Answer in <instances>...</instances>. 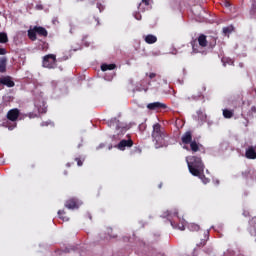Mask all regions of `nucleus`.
I'll list each match as a JSON object with an SVG mask.
<instances>
[{
	"label": "nucleus",
	"mask_w": 256,
	"mask_h": 256,
	"mask_svg": "<svg viewBox=\"0 0 256 256\" xmlns=\"http://www.w3.org/2000/svg\"><path fill=\"white\" fill-rule=\"evenodd\" d=\"M0 43L5 45V43H9V36H7L6 32H0Z\"/></svg>",
	"instance_id": "a211bd4d"
},
{
	"label": "nucleus",
	"mask_w": 256,
	"mask_h": 256,
	"mask_svg": "<svg viewBox=\"0 0 256 256\" xmlns=\"http://www.w3.org/2000/svg\"><path fill=\"white\" fill-rule=\"evenodd\" d=\"M28 38L30 41H37V31L35 30V26L33 29L28 30Z\"/></svg>",
	"instance_id": "dca6fc26"
},
{
	"label": "nucleus",
	"mask_w": 256,
	"mask_h": 256,
	"mask_svg": "<svg viewBox=\"0 0 256 256\" xmlns=\"http://www.w3.org/2000/svg\"><path fill=\"white\" fill-rule=\"evenodd\" d=\"M117 65L115 64H102L101 65V71H113Z\"/></svg>",
	"instance_id": "f3484780"
},
{
	"label": "nucleus",
	"mask_w": 256,
	"mask_h": 256,
	"mask_svg": "<svg viewBox=\"0 0 256 256\" xmlns=\"http://www.w3.org/2000/svg\"><path fill=\"white\" fill-rule=\"evenodd\" d=\"M135 19H137V21H141V16L139 14H136Z\"/></svg>",
	"instance_id": "f704fd0d"
},
{
	"label": "nucleus",
	"mask_w": 256,
	"mask_h": 256,
	"mask_svg": "<svg viewBox=\"0 0 256 256\" xmlns=\"http://www.w3.org/2000/svg\"><path fill=\"white\" fill-rule=\"evenodd\" d=\"M250 15L256 16V2L252 4V7L250 9Z\"/></svg>",
	"instance_id": "bb28decb"
},
{
	"label": "nucleus",
	"mask_w": 256,
	"mask_h": 256,
	"mask_svg": "<svg viewBox=\"0 0 256 256\" xmlns=\"http://www.w3.org/2000/svg\"><path fill=\"white\" fill-rule=\"evenodd\" d=\"M196 177H199V179H201V181H202V183H203L204 185H207V183H210V182H211V179L207 178V177L205 176V174H203V172L200 173V175H199V176H196Z\"/></svg>",
	"instance_id": "412c9836"
},
{
	"label": "nucleus",
	"mask_w": 256,
	"mask_h": 256,
	"mask_svg": "<svg viewBox=\"0 0 256 256\" xmlns=\"http://www.w3.org/2000/svg\"><path fill=\"white\" fill-rule=\"evenodd\" d=\"M206 243H207V239H202L201 242L197 244V247H205Z\"/></svg>",
	"instance_id": "c85d7f7f"
},
{
	"label": "nucleus",
	"mask_w": 256,
	"mask_h": 256,
	"mask_svg": "<svg viewBox=\"0 0 256 256\" xmlns=\"http://www.w3.org/2000/svg\"><path fill=\"white\" fill-rule=\"evenodd\" d=\"M43 45H44L43 48H42L43 50L49 49V44L48 43L44 42Z\"/></svg>",
	"instance_id": "2f4dec72"
},
{
	"label": "nucleus",
	"mask_w": 256,
	"mask_h": 256,
	"mask_svg": "<svg viewBox=\"0 0 256 256\" xmlns=\"http://www.w3.org/2000/svg\"><path fill=\"white\" fill-rule=\"evenodd\" d=\"M251 113H256V107L255 106H252L251 109H250Z\"/></svg>",
	"instance_id": "72a5a7b5"
},
{
	"label": "nucleus",
	"mask_w": 256,
	"mask_h": 256,
	"mask_svg": "<svg viewBox=\"0 0 256 256\" xmlns=\"http://www.w3.org/2000/svg\"><path fill=\"white\" fill-rule=\"evenodd\" d=\"M186 163L188 165L189 172L193 176H200L201 173L205 172V164L201 157L190 156L186 158Z\"/></svg>",
	"instance_id": "f03ea898"
},
{
	"label": "nucleus",
	"mask_w": 256,
	"mask_h": 256,
	"mask_svg": "<svg viewBox=\"0 0 256 256\" xmlns=\"http://www.w3.org/2000/svg\"><path fill=\"white\" fill-rule=\"evenodd\" d=\"M181 141L183 145H190V151H192V153H197V151H199V143L195 140L193 141V132L186 131L182 135Z\"/></svg>",
	"instance_id": "20e7f679"
},
{
	"label": "nucleus",
	"mask_w": 256,
	"mask_h": 256,
	"mask_svg": "<svg viewBox=\"0 0 256 256\" xmlns=\"http://www.w3.org/2000/svg\"><path fill=\"white\" fill-rule=\"evenodd\" d=\"M141 5H145L146 7H149V5H151V0H142V2L138 6V9H141Z\"/></svg>",
	"instance_id": "a878e982"
},
{
	"label": "nucleus",
	"mask_w": 256,
	"mask_h": 256,
	"mask_svg": "<svg viewBox=\"0 0 256 256\" xmlns=\"http://www.w3.org/2000/svg\"><path fill=\"white\" fill-rule=\"evenodd\" d=\"M97 9H99V12L102 13L105 11V6L101 3H97Z\"/></svg>",
	"instance_id": "cd10ccee"
},
{
	"label": "nucleus",
	"mask_w": 256,
	"mask_h": 256,
	"mask_svg": "<svg viewBox=\"0 0 256 256\" xmlns=\"http://www.w3.org/2000/svg\"><path fill=\"white\" fill-rule=\"evenodd\" d=\"M168 217H171V214H168Z\"/></svg>",
	"instance_id": "c03bdc74"
},
{
	"label": "nucleus",
	"mask_w": 256,
	"mask_h": 256,
	"mask_svg": "<svg viewBox=\"0 0 256 256\" xmlns=\"http://www.w3.org/2000/svg\"><path fill=\"white\" fill-rule=\"evenodd\" d=\"M96 25H99V18H95Z\"/></svg>",
	"instance_id": "4c0bfd02"
},
{
	"label": "nucleus",
	"mask_w": 256,
	"mask_h": 256,
	"mask_svg": "<svg viewBox=\"0 0 256 256\" xmlns=\"http://www.w3.org/2000/svg\"><path fill=\"white\" fill-rule=\"evenodd\" d=\"M170 223H171L172 227L177 228L180 231H185V225H183V224L179 225L173 221H170Z\"/></svg>",
	"instance_id": "5701e85b"
},
{
	"label": "nucleus",
	"mask_w": 256,
	"mask_h": 256,
	"mask_svg": "<svg viewBox=\"0 0 256 256\" xmlns=\"http://www.w3.org/2000/svg\"><path fill=\"white\" fill-rule=\"evenodd\" d=\"M133 141L131 140V138H129L128 140H121L115 147L116 149H119V151H125V148H131L133 146Z\"/></svg>",
	"instance_id": "6e6552de"
},
{
	"label": "nucleus",
	"mask_w": 256,
	"mask_h": 256,
	"mask_svg": "<svg viewBox=\"0 0 256 256\" xmlns=\"http://www.w3.org/2000/svg\"><path fill=\"white\" fill-rule=\"evenodd\" d=\"M178 213L177 212H174V217H177V219H179V216H177Z\"/></svg>",
	"instance_id": "ea45409f"
},
{
	"label": "nucleus",
	"mask_w": 256,
	"mask_h": 256,
	"mask_svg": "<svg viewBox=\"0 0 256 256\" xmlns=\"http://www.w3.org/2000/svg\"><path fill=\"white\" fill-rule=\"evenodd\" d=\"M233 32V26H228L223 28L224 35H229V33Z\"/></svg>",
	"instance_id": "393cba45"
},
{
	"label": "nucleus",
	"mask_w": 256,
	"mask_h": 256,
	"mask_svg": "<svg viewBox=\"0 0 256 256\" xmlns=\"http://www.w3.org/2000/svg\"><path fill=\"white\" fill-rule=\"evenodd\" d=\"M0 85H5L6 87H15V82L11 79V76H4L0 78Z\"/></svg>",
	"instance_id": "9d476101"
},
{
	"label": "nucleus",
	"mask_w": 256,
	"mask_h": 256,
	"mask_svg": "<svg viewBox=\"0 0 256 256\" xmlns=\"http://www.w3.org/2000/svg\"><path fill=\"white\" fill-rule=\"evenodd\" d=\"M144 41L148 45H153V43H157V36H155L153 34H148L147 36H145Z\"/></svg>",
	"instance_id": "4468645a"
},
{
	"label": "nucleus",
	"mask_w": 256,
	"mask_h": 256,
	"mask_svg": "<svg viewBox=\"0 0 256 256\" xmlns=\"http://www.w3.org/2000/svg\"><path fill=\"white\" fill-rule=\"evenodd\" d=\"M244 125H245V127H249V120H247Z\"/></svg>",
	"instance_id": "58836bf2"
},
{
	"label": "nucleus",
	"mask_w": 256,
	"mask_h": 256,
	"mask_svg": "<svg viewBox=\"0 0 256 256\" xmlns=\"http://www.w3.org/2000/svg\"><path fill=\"white\" fill-rule=\"evenodd\" d=\"M80 148H81V144L78 145V149H80Z\"/></svg>",
	"instance_id": "37998d69"
},
{
	"label": "nucleus",
	"mask_w": 256,
	"mask_h": 256,
	"mask_svg": "<svg viewBox=\"0 0 256 256\" xmlns=\"http://www.w3.org/2000/svg\"><path fill=\"white\" fill-rule=\"evenodd\" d=\"M74 161H76L78 167H83V163L85 162V157L81 158V157H76L74 159Z\"/></svg>",
	"instance_id": "b1692460"
},
{
	"label": "nucleus",
	"mask_w": 256,
	"mask_h": 256,
	"mask_svg": "<svg viewBox=\"0 0 256 256\" xmlns=\"http://www.w3.org/2000/svg\"><path fill=\"white\" fill-rule=\"evenodd\" d=\"M254 223H255V225H256V218H254V219L251 220V224L253 225Z\"/></svg>",
	"instance_id": "e433bc0d"
},
{
	"label": "nucleus",
	"mask_w": 256,
	"mask_h": 256,
	"mask_svg": "<svg viewBox=\"0 0 256 256\" xmlns=\"http://www.w3.org/2000/svg\"><path fill=\"white\" fill-rule=\"evenodd\" d=\"M245 157L247 159H255L256 158V152H255V148H253V146L248 147V149L246 150V153H245Z\"/></svg>",
	"instance_id": "f8f14e48"
},
{
	"label": "nucleus",
	"mask_w": 256,
	"mask_h": 256,
	"mask_svg": "<svg viewBox=\"0 0 256 256\" xmlns=\"http://www.w3.org/2000/svg\"><path fill=\"white\" fill-rule=\"evenodd\" d=\"M188 229H189V231H199V229H201V227L198 224L190 223V224H188Z\"/></svg>",
	"instance_id": "4be33fe9"
},
{
	"label": "nucleus",
	"mask_w": 256,
	"mask_h": 256,
	"mask_svg": "<svg viewBox=\"0 0 256 256\" xmlns=\"http://www.w3.org/2000/svg\"><path fill=\"white\" fill-rule=\"evenodd\" d=\"M29 117H30V119H31V117H33V114H29Z\"/></svg>",
	"instance_id": "79ce46f5"
},
{
	"label": "nucleus",
	"mask_w": 256,
	"mask_h": 256,
	"mask_svg": "<svg viewBox=\"0 0 256 256\" xmlns=\"http://www.w3.org/2000/svg\"><path fill=\"white\" fill-rule=\"evenodd\" d=\"M42 66L45 69H55L57 67V56L54 54H48L43 57Z\"/></svg>",
	"instance_id": "39448f33"
},
{
	"label": "nucleus",
	"mask_w": 256,
	"mask_h": 256,
	"mask_svg": "<svg viewBox=\"0 0 256 256\" xmlns=\"http://www.w3.org/2000/svg\"><path fill=\"white\" fill-rule=\"evenodd\" d=\"M184 149H187V147H186V146H184Z\"/></svg>",
	"instance_id": "a18cd8bd"
},
{
	"label": "nucleus",
	"mask_w": 256,
	"mask_h": 256,
	"mask_svg": "<svg viewBox=\"0 0 256 256\" xmlns=\"http://www.w3.org/2000/svg\"><path fill=\"white\" fill-rule=\"evenodd\" d=\"M0 55H7V49L0 48Z\"/></svg>",
	"instance_id": "c756f323"
},
{
	"label": "nucleus",
	"mask_w": 256,
	"mask_h": 256,
	"mask_svg": "<svg viewBox=\"0 0 256 256\" xmlns=\"http://www.w3.org/2000/svg\"><path fill=\"white\" fill-rule=\"evenodd\" d=\"M200 97H203V94H202V93H199V95L193 97V99L197 100V99H200Z\"/></svg>",
	"instance_id": "473e14b6"
},
{
	"label": "nucleus",
	"mask_w": 256,
	"mask_h": 256,
	"mask_svg": "<svg viewBox=\"0 0 256 256\" xmlns=\"http://www.w3.org/2000/svg\"><path fill=\"white\" fill-rule=\"evenodd\" d=\"M191 45L193 53H201L199 47H201L202 49H205V47H208V49H215V47L217 46V37L210 36L207 39V36L205 34H200L197 39L191 41Z\"/></svg>",
	"instance_id": "f257e3e1"
},
{
	"label": "nucleus",
	"mask_w": 256,
	"mask_h": 256,
	"mask_svg": "<svg viewBox=\"0 0 256 256\" xmlns=\"http://www.w3.org/2000/svg\"><path fill=\"white\" fill-rule=\"evenodd\" d=\"M58 217H59V219H61L62 221H69V217L66 216L65 210H59V211H58Z\"/></svg>",
	"instance_id": "aec40b11"
},
{
	"label": "nucleus",
	"mask_w": 256,
	"mask_h": 256,
	"mask_svg": "<svg viewBox=\"0 0 256 256\" xmlns=\"http://www.w3.org/2000/svg\"><path fill=\"white\" fill-rule=\"evenodd\" d=\"M167 137V133L165 130L161 127V124L156 123L153 125V131H152V140L157 147H163L165 145V138Z\"/></svg>",
	"instance_id": "7ed1b4c3"
},
{
	"label": "nucleus",
	"mask_w": 256,
	"mask_h": 256,
	"mask_svg": "<svg viewBox=\"0 0 256 256\" xmlns=\"http://www.w3.org/2000/svg\"><path fill=\"white\" fill-rule=\"evenodd\" d=\"M149 79H155V77H157V74L156 73H150L148 75Z\"/></svg>",
	"instance_id": "7c9ffc66"
},
{
	"label": "nucleus",
	"mask_w": 256,
	"mask_h": 256,
	"mask_svg": "<svg viewBox=\"0 0 256 256\" xmlns=\"http://www.w3.org/2000/svg\"><path fill=\"white\" fill-rule=\"evenodd\" d=\"M36 35H39V37H47L49 35V32H47V29H45L42 26H35Z\"/></svg>",
	"instance_id": "9b49d317"
},
{
	"label": "nucleus",
	"mask_w": 256,
	"mask_h": 256,
	"mask_svg": "<svg viewBox=\"0 0 256 256\" xmlns=\"http://www.w3.org/2000/svg\"><path fill=\"white\" fill-rule=\"evenodd\" d=\"M82 202L77 198H70L65 202L66 209H79L81 207Z\"/></svg>",
	"instance_id": "423d86ee"
},
{
	"label": "nucleus",
	"mask_w": 256,
	"mask_h": 256,
	"mask_svg": "<svg viewBox=\"0 0 256 256\" xmlns=\"http://www.w3.org/2000/svg\"><path fill=\"white\" fill-rule=\"evenodd\" d=\"M7 71V57H0V73Z\"/></svg>",
	"instance_id": "2eb2a0df"
},
{
	"label": "nucleus",
	"mask_w": 256,
	"mask_h": 256,
	"mask_svg": "<svg viewBox=\"0 0 256 256\" xmlns=\"http://www.w3.org/2000/svg\"><path fill=\"white\" fill-rule=\"evenodd\" d=\"M207 88H205V86L202 87V91H206Z\"/></svg>",
	"instance_id": "a19ab883"
},
{
	"label": "nucleus",
	"mask_w": 256,
	"mask_h": 256,
	"mask_svg": "<svg viewBox=\"0 0 256 256\" xmlns=\"http://www.w3.org/2000/svg\"><path fill=\"white\" fill-rule=\"evenodd\" d=\"M233 115H234L233 110H229V109L223 110V117L225 119H231L233 117Z\"/></svg>",
	"instance_id": "6ab92c4d"
},
{
	"label": "nucleus",
	"mask_w": 256,
	"mask_h": 256,
	"mask_svg": "<svg viewBox=\"0 0 256 256\" xmlns=\"http://www.w3.org/2000/svg\"><path fill=\"white\" fill-rule=\"evenodd\" d=\"M224 5H225V7H231V3L227 2V1L224 3Z\"/></svg>",
	"instance_id": "c9c22d12"
},
{
	"label": "nucleus",
	"mask_w": 256,
	"mask_h": 256,
	"mask_svg": "<svg viewBox=\"0 0 256 256\" xmlns=\"http://www.w3.org/2000/svg\"><path fill=\"white\" fill-rule=\"evenodd\" d=\"M109 127H114L116 129H121V122L117 118H112L108 121Z\"/></svg>",
	"instance_id": "ddd939ff"
},
{
	"label": "nucleus",
	"mask_w": 256,
	"mask_h": 256,
	"mask_svg": "<svg viewBox=\"0 0 256 256\" xmlns=\"http://www.w3.org/2000/svg\"><path fill=\"white\" fill-rule=\"evenodd\" d=\"M147 109L150 111H157L158 109H167V104L161 102L149 103Z\"/></svg>",
	"instance_id": "1a4fd4ad"
},
{
	"label": "nucleus",
	"mask_w": 256,
	"mask_h": 256,
	"mask_svg": "<svg viewBox=\"0 0 256 256\" xmlns=\"http://www.w3.org/2000/svg\"><path fill=\"white\" fill-rule=\"evenodd\" d=\"M19 115H21V111H19L18 108H13L8 111L7 119H8V121L15 122V121H17V119H19Z\"/></svg>",
	"instance_id": "0eeeda50"
}]
</instances>
